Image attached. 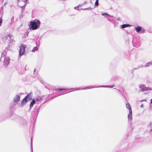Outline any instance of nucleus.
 I'll return each instance as SVG.
<instances>
[{"mask_svg":"<svg viewBox=\"0 0 152 152\" xmlns=\"http://www.w3.org/2000/svg\"><path fill=\"white\" fill-rule=\"evenodd\" d=\"M136 29V31L137 32H139L141 30L142 28L141 27L139 26L137 27Z\"/></svg>","mask_w":152,"mask_h":152,"instance_id":"nucleus-10","label":"nucleus"},{"mask_svg":"<svg viewBox=\"0 0 152 152\" xmlns=\"http://www.w3.org/2000/svg\"><path fill=\"white\" fill-rule=\"evenodd\" d=\"M19 0H18V1H19ZM27 1V0H24V2H26V1Z\"/></svg>","mask_w":152,"mask_h":152,"instance_id":"nucleus-17","label":"nucleus"},{"mask_svg":"<svg viewBox=\"0 0 152 152\" xmlns=\"http://www.w3.org/2000/svg\"><path fill=\"white\" fill-rule=\"evenodd\" d=\"M151 103L152 104V99H151Z\"/></svg>","mask_w":152,"mask_h":152,"instance_id":"nucleus-18","label":"nucleus"},{"mask_svg":"<svg viewBox=\"0 0 152 152\" xmlns=\"http://www.w3.org/2000/svg\"><path fill=\"white\" fill-rule=\"evenodd\" d=\"M35 100H36V101H39L41 100V98H39V99H37V98H36Z\"/></svg>","mask_w":152,"mask_h":152,"instance_id":"nucleus-15","label":"nucleus"},{"mask_svg":"<svg viewBox=\"0 0 152 152\" xmlns=\"http://www.w3.org/2000/svg\"><path fill=\"white\" fill-rule=\"evenodd\" d=\"M129 114L128 115V118L129 120H131L132 118V111H129Z\"/></svg>","mask_w":152,"mask_h":152,"instance_id":"nucleus-7","label":"nucleus"},{"mask_svg":"<svg viewBox=\"0 0 152 152\" xmlns=\"http://www.w3.org/2000/svg\"><path fill=\"white\" fill-rule=\"evenodd\" d=\"M131 26V25L129 24H124L121 26V27L124 28L127 27H129Z\"/></svg>","mask_w":152,"mask_h":152,"instance_id":"nucleus-11","label":"nucleus"},{"mask_svg":"<svg viewBox=\"0 0 152 152\" xmlns=\"http://www.w3.org/2000/svg\"><path fill=\"white\" fill-rule=\"evenodd\" d=\"M40 21L38 20L35 19L30 22L29 25V28L34 30L37 29L40 26Z\"/></svg>","mask_w":152,"mask_h":152,"instance_id":"nucleus-1","label":"nucleus"},{"mask_svg":"<svg viewBox=\"0 0 152 152\" xmlns=\"http://www.w3.org/2000/svg\"><path fill=\"white\" fill-rule=\"evenodd\" d=\"M126 108L129 109V111H132L131 105L129 103L126 104Z\"/></svg>","mask_w":152,"mask_h":152,"instance_id":"nucleus-8","label":"nucleus"},{"mask_svg":"<svg viewBox=\"0 0 152 152\" xmlns=\"http://www.w3.org/2000/svg\"><path fill=\"white\" fill-rule=\"evenodd\" d=\"M25 49L24 45L23 44H22L20 48V50H19V56H20L23 54L25 51Z\"/></svg>","mask_w":152,"mask_h":152,"instance_id":"nucleus-3","label":"nucleus"},{"mask_svg":"<svg viewBox=\"0 0 152 152\" xmlns=\"http://www.w3.org/2000/svg\"><path fill=\"white\" fill-rule=\"evenodd\" d=\"M35 100L33 99L30 103V107H33L34 104L35 103Z\"/></svg>","mask_w":152,"mask_h":152,"instance_id":"nucleus-9","label":"nucleus"},{"mask_svg":"<svg viewBox=\"0 0 152 152\" xmlns=\"http://www.w3.org/2000/svg\"><path fill=\"white\" fill-rule=\"evenodd\" d=\"M31 99L32 97L31 95L28 94L22 100L21 104V105L23 106L27 102L31 100Z\"/></svg>","mask_w":152,"mask_h":152,"instance_id":"nucleus-2","label":"nucleus"},{"mask_svg":"<svg viewBox=\"0 0 152 152\" xmlns=\"http://www.w3.org/2000/svg\"><path fill=\"white\" fill-rule=\"evenodd\" d=\"M63 90H65L66 89H65L64 88H58V91H61Z\"/></svg>","mask_w":152,"mask_h":152,"instance_id":"nucleus-14","label":"nucleus"},{"mask_svg":"<svg viewBox=\"0 0 152 152\" xmlns=\"http://www.w3.org/2000/svg\"><path fill=\"white\" fill-rule=\"evenodd\" d=\"M98 0H96V1H95V4L97 6L98 5Z\"/></svg>","mask_w":152,"mask_h":152,"instance_id":"nucleus-13","label":"nucleus"},{"mask_svg":"<svg viewBox=\"0 0 152 152\" xmlns=\"http://www.w3.org/2000/svg\"><path fill=\"white\" fill-rule=\"evenodd\" d=\"M151 64L150 63H148V64H147V65H150Z\"/></svg>","mask_w":152,"mask_h":152,"instance_id":"nucleus-19","label":"nucleus"},{"mask_svg":"<svg viewBox=\"0 0 152 152\" xmlns=\"http://www.w3.org/2000/svg\"><path fill=\"white\" fill-rule=\"evenodd\" d=\"M38 50V48L36 47H34L32 49V51L34 52L35 51H37Z\"/></svg>","mask_w":152,"mask_h":152,"instance_id":"nucleus-12","label":"nucleus"},{"mask_svg":"<svg viewBox=\"0 0 152 152\" xmlns=\"http://www.w3.org/2000/svg\"><path fill=\"white\" fill-rule=\"evenodd\" d=\"M10 59L9 58H6L4 60V63L6 65H8L9 63Z\"/></svg>","mask_w":152,"mask_h":152,"instance_id":"nucleus-5","label":"nucleus"},{"mask_svg":"<svg viewBox=\"0 0 152 152\" xmlns=\"http://www.w3.org/2000/svg\"><path fill=\"white\" fill-rule=\"evenodd\" d=\"M102 15H108L106 13L102 14Z\"/></svg>","mask_w":152,"mask_h":152,"instance_id":"nucleus-16","label":"nucleus"},{"mask_svg":"<svg viewBox=\"0 0 152 152\" xmlns=\"http://www.w3.org/2000/svg\"><path fill=\"white\" fill-rule=\"evenodd\" d=\"M12 36L10 34H9L7 35V37H4L3 38V39L5 41H6L7 39L8 38H9L8 39V40L9 42H10L11 40H12L11 39Z\"/></svg>","mask_w":152,"mask_h":152,"instance_id":"nucleus-4","label":"nucleus"},{"mask_svg":"<svg viewBox=\"0 0 152 152\" xmlns=\"http://www.w3.org/2000/svg\"><path fill=\"white\" fill-rule=\"evenodd\" d=\"M20 98V96L18 95H16L14 98V101L15 102H17L19 100Z\"/></svg>","mask_w":152,"mask_h":152,"instance_id":"nucleus-6","label":"nucleus"}]
</instances>
